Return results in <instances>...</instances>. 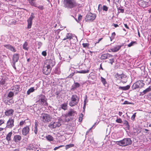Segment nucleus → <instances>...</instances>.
Returning a JSON list of instances; mask_svg holds the SVG:
<instances>
[{"label": "nucleus", "instance_id": "1", "mask_svg": "<svg viewBox=\"0 0 151 151\" xmlns=\"http://www.w3.org/2000/svg\"><path fill=\"white\" fill-rule=\"evenodd\" d=\"M63 3L64 7L68 9H71L78 6H79L80 5L75 0H63Z\"/></svg>", "mask_w": 151, "mask_h": 151}, {"label": "nucleus", "instance_id": "2", "mask_svg": "<svg viewBox=\"0 0 151 151\" xmlns=\"http://www.w3.org/2000/svg\"><path fill=\"white\" fill-rule=\"evenodd\" d=\"M79 96L76 94L72 95L70 97L69 105L71 107L77 105L79 102Z\"/></svg>", "mask_w": 151, "mask_h": 151}, {"label": "nucleus", "instance_id": "3", "mask_svg": "<svg viewBox=\"0 0 151 151\" xmlns=\"http://www.w3.org/2000/svg\"><path fill=\"white\" fill-rule=\"evenodd\" d=\"M132 143V141L130 138H124L122 140L116 142L117 145L122 146H126L130 145Z\"/></svg>", "mask_w": 151, "mask_h": 151}, {"label": "nucleus", "instance_id": "4", "mask_svg": "<svg viewBox=\"0 0 151 151\" xmlns=\"http://www.w3.org/2000/svg\"><path fill=\"white\" fill-rule=\"evenodd\" d=\"M115 77L116 80H119L120 82L125 83L127 81V76L123 73L119 74L118 73H116L115 75Z\"/></svg>", "mask_w": 151, "mask_h": 151}, {"label": "nucleus", "instance_id": "5", "mask_svg": "<svg viewBox=\"0 0 151 151\" xmlns=\"http://www.w3.org/2000/svg\"><path fill=\"white\" fill-rule=\"evenodd\" d=\"M144 85L143 81H139L135 83L132 86V88L133 90L140 89Z\"/></svg>", "mask_w": 151, "mask_h": 151}, {"label": "nucleus", "instance_id": "6", "mask_svg": "<svg viewBox=\"0 0 151 151\" xmlns=\"http://www.w3.org/2000/svg\"><path fill=\"white\" fill-rule=\"evenodd\" d=\"M51 119V116L47 114L42 113L40 116V119L45 123L50 121Z\"/></svg>", "mask_w": 151, "mask_h": 151}, {"label": "nucleus", "instance_id": "7", "mask_svg": "<svg viewBox=\"0 0 151 151\" xmlns=\"http://www.w3.org/2000/svg\"><path fill=\"white\" fill-rule=\"evenodd\" d=\"M39 101L40 104L45 106H47L48 103L47 102V99L45 95L40 94L39 96Z\"/></svg>", "mask_w": 151, "mask_h": 151}, {"label": "nucleus", "instance_id": "8", "mask_svg": "<svg viewBox=\"0 0 151 151\" xmlns=\"http://www.w3.org/2000/svg\"><path fill=\"white\" fill-rule=\"evenodd\" d=\"M14 117L9 118L6 124V128H7L12 129L14 126Z\"/></svg>", "mask_w": 151, "mask_h": 151}, {"label": "nucleus", "instance_id": "9", "mask_svg": "<svg viewBox=\"0 0 151 151\" xmlns=\"http://www.w3.org/2000/svg\"><path fill=\"white\" fill-rule=\"evenodd\" d=\"M96 17V14L91 13H88L87 14L86 16V21H92L95 19Z\"/></svg>", "mask_w": 151, "mask_h": 151}, {"label": "nucleus", "instance_id": "10", "mask_svg": "<svg viewBox=\"0 0 151 151\" xmlns=\"http://www.w3.org/2000/svg\"><path fill=\"white\" fill-rule=\"evenodd\" d=\"M10 91L12 92L15 95H16L20 91V86L19 85L14 86L11 88Z\"/></svg>", "mask_w": 151, "mask_h": 151}, {"label": "nucleus", "instance_id": "11", "mask_svg": "<svg viewBox=\"0 0 151 151\" xmlns=\"http://www.w3.org/2000/svg\"><path fill=\"white\" fill-rule=\"evenodd\" d=\"M61 124L58 120L56 121L55 122H51L48 126L51 128H55L57 127H59L61 125Z\"/></svg>", "mask_w": 151, "mask_h": 151}, {"label": "nucleus", "instance_id": "12", "mask_svg": "<svg viewBox=\"0 0 151 151\" xmlns=\"http://www.w3.org/2000/svg\"><path fill=\"white\" fill-rule=\"evenodd\" d=\"M34 14L32 12L31 13V15L30 16L29 18L27 20L28 25H27V28L28 29H30L32 25V21L34 18L35 17V16H34Z\"/></svg>", "mask_w": 151, "mask_h": 151}, {"label": "nucleus", "instance_id": "13", "mask_svg": "<svg viewBox=\"0 0 151 151\" xmlns=\"http://www.w3.org/2000/svg\"><path fill=\"white\" fill-rule=\"evenodd\" d=\"M55 62L50 59L47 60L46 61V63L44 65L52 69V67L55 65Z\"/></svg>", "mask_w": 151, "mask_h": 151}, {"label": "nucleus", "instance_id": "14", "mask_svg": "<svg viewBox=\"0 0 151 151\" xmlns=\"http://www.w3.org/2000/svg\"><path fill=\"white\" fill-rule=\"evenodd\" d=\"M51 69V68L44 65L42 70L43 73L45 75H48L50 73Z\"/></svg>", "mask_w": 151, "mask_h": 151}, {"label": "nucleus", "instance_id": "15", "mask_svg": "<svg viewBox=\"0 0 151 151\" xmlns=\"http://www.w3.org/2000/svg\"><path fill=\"white\" fill-rule=\"evenodd\" d=\"M29 126H27L24 127L22 130V134L24 136H26L29 133Z\"/></svg>", "mask_w": 151, "mask_h": 151}, {"label": "nucleus", "instance_id": "16", "mask_svg": "<svg viewBox=\"0 0 151 151\" xmlns=\"http://www.w3.org/2000/svg\"><path fill=\"white\" fill-rule=\"evenodd\" d=\"M4 46L6 49H9L12 52H15L17 51L15 48L10 44L5 45H4Z\"/></svg>", "mask_w": 151, "mask_h": 151}, {"label": "nucleus", "instance_id": "17", "mask_svg": "<svg viewBox=\"0 0 151 151\" xmlns=\"http://www.w3.org/2000/svg\"><path fill=\"white\" fill-rule=\"evenodd\" d=\"M124 45L123 44H122L121 45H116L113 48H111V50L112 52H116L118 51L121 47L123 46Z\"/></svg>", "mask_w": 151, "mask_h": 151}, {"label": "nucleus", "instance_id": "18", "mask_svg": "<svg viewBox=\"0 0 151 151\" xmlns=\"http://www.w3.org/2000/svg\"><path fill=\"white\" fill-rule=\"evenodd\" d=\"M80 86V85L79 83L77 82H74L72 86L71 90L73 91L77 88L79 87Z\"/></svg>", "mask_w": 151, "mask_h": 151}, {"label": "nucleus", "instance_id": "19", "mask_svg": "<svg viewBox=\"0 0 151 151\" xmlns=\"http://www.w3.org/2000/svg\"><path fill=\"white\" fill-rule=\"evenodd\" d=\"M22 137L21 136L18 135H15L14 136L13 141L17 143L19 142L21 140Z\"/></svg>", "mask_w": 151, "mask_h": 151}, {"label": "nucleus", "instance_id": "20", "mask_svg": "<svg viewBox=\"0 0 151 151\" xmlns=\"http://www.w3.org/2000/svg\"><path fill=\"white\" fill-rule=\"evenodd\" d=\"M19 58V55L18 53H16L14 54L13 55L12 57V62H17Z\"/></svg>", "mask_w": 151, "mask_h": 151}, {"label": "nucleus", "instance_id": "21", "mask_svg": "<svg viewBox=\"0 0 151 151\" xmlns=\"http://www.w3.org/2000/svg\"><path fill=\"white\" fill-rule=\"evenodd\" d=\"M112 55L109 53L104 54L101 55V60H105L110 58Z\"/></svg>", "mask_w": 151, "mask_h": 151}, {"label": "nucleus", "instance_id": "22", "mask_svg": "<svg viewBox=\"0 0 151 151\" xmlns=\"http://www.w3.org/2000/svg\"><path fill=\"white\" fill-rule=\"evenodd\" d=\"M14 111L12 109H7L5 112V115L7 116H9L13 114Z\"/></svg>", "mask_w": 151, "mask_h": 151}, {"label": "nucleus", "instance_id": "23", "mask_svg": "<svg viewBox=\"0 0 151 151\" xmlns=\"http://www.w3.org/2000/svg\"><path fill=\"white\" fill-rule=\"evenodd\" d=\"M151 91V88L150 86H149L148 88L144 90L142 92H140L139 94L140 96H143L146 94L147 92L150 91Z\"/></svg>", "mask_w": 151, "mask_h": 151}, {"label": "nucleus", "instance_id": "24", "mask_svg": "<svg viewBox=\"0 0 151 151\" xmlns=\"http://www.w3.org/2000/svg\"><path fill=\"white\" fill-rule=\"evenodd\" d=\"M76 114V111L71 109L68 113L67 115L68 116H74Z\"/></svg>", "mask_w": 151, "mask_h": 151}, {"label": "nucleus", "instance_id": "25", "mask_svg": "<svg viewBox=\"0 0 151 151\" xmlns=\"http://www.w3.org/2000/svg\"><path fill=\"white\" fill-rule=\"evenodd\" d=\"M38 126V124L36 122L35 123V126L32 128V130L34 132L35 134H37V127Z\"/></svg>", "mask_w": 151, "mask_h": 151}, {"label": "nucleus", "instance_id": "26", "mask_svg": "<svg viewBox=\"0 0 151 151\" xmlns=\"http://www.w3.org/2000/svg\"><path fill=\"white\" fill-rule=\"evenodd\" d=\"M12 134V132H11L9 133L6 135V139L8 142L11 141V137Z\"/></svg>", "mask_w": 151, "mask_h": 151}, {"label": "nucleus", "instance_id": "27", "mask_svg": "<svg viewBox=\"0 0 151 151\" xmlns=\"http://www.w3.org/2000/svg\"><path fill=\"white\" fill-rule=\"evenodd\" d=\"M8 99V98H7V99L6 98H5L4 99V101L6 104H7L9 105L10 104L8 103L9 102V103H13L14 101L12 100L11 99H10L9 100Z\"/></svg>", "mask_w": 151, "mask_h": 151}, {"label": "nucleus", "instance_id": "28", "mask_svg": "<svg viewBox=\"0 0 151 151\" xmlns=\"http://www.w3.org/2000/svg\"><path fill=\"white\" fill-rule=\"evenodd\" d=\"M14 95H15L14 93L10 91L7 94V97L8 98H10V99H11L12 100V98Z\"/></svg>", "mask_w": 151, "mask_h": 151}, {"label": "nucleus", "instance_id": "29", "mask_svg": "<svg viewBox=\"0 0 151 151\" xmlns=\"http://www.w3.org/2000/svg\"><path fill=\"white\" fill-rule=\"evenodd\" d=\"M130 87V86L128 85L125 86H119V89L125 91L128 90L129 88Z\"/></svg>", "mask_w": 151, "mask_h": 151}, {"label": "nucleus", "instance_id": "30", "mask_svg": "<svg viewBox=\"0 0 151 151\" xmlns=\"http://www.w3.org/2000/svg\"><path fill=\"white\" fill-rule=\"evenodd\" d=\"M66 37H65L63 39V40H65L67 39H69L70 40L72 38V34L70 33H68Z\"/></svg>", "mask_w": 151, "mask_h": 151}, {"label": "nucleus", "instance_id": "31", "mask_svg": "<svg viewBox=\"0 0 151 151\" xmlns=\"http://www.w3.org/2000/svg\"><path fill=\"white\" fill-rule=\"evenodd\" d=\"M60 108L64 110H66L67 109V104L64 103L60 105Z\"/></svg>", "mask_w": 151, "mask_h": 151}, {"label": "nucleus", "instance_id": "32", "mask_svg": "<svg viewBox=\"0 0 151 151\" xmlns=\"http://www.w3.org/2000/svg\"><path fill=\"white\" fill-rule=\"evenodd\" d=\"M27 149L29 150H35V147L34 145L32 144H30L27 147Z\"/></svg>", "mask_w": 151, "mask_h": 151}, {"label": "nucleus", "instance_id": "33", "mask_svg": "<svg viewBox=\"0 0 151 151\" xmlns=\"http://www.w3.org/2000/svg\"><path fill=\"white\" fill-rule=\"evenodd\" d=\"M27 42H25L23 45V49L27 51L29 49V47H27Z\"/></svg>", "mask_w": 151, "mask_h": 151}, {"label": "nucleus", "instance_id": "34", "mask_svg": "<svg viewBox=\"0 0 151 151\" xmlns=\"http://www.w3.org/2000/svg\"><path fill=\"white\" fill-rule=\"evenodd\" d=\"M35 90V89L34 87H31L27 91V94L28 95H29L31 93L33 92Z\"/></svg>", "mask_w": 151, "mask_h": 151}, {"label": "nucleus", "instance_id": "35", "mask_svg": "<svg viewBox=\"0 0 151 151\" xmlns=\"http://www.w3.org/2000/svg\"><path fill=\"white\" fill-rule=\"evenodd\" d=\"M54 72L55 74H56L57 75H59L60 73V68L58 67L56 68L54 70Z\"/></svg>", "mask_w": 151, "mask_h": 151}, {"label": "nucleus", "instance_id": "36", "mask_svg": "<svg viewBox=\"0 0 151 151\" xmlns=\"http://www.w3.org/2000/svg\"><path fill=\"white\" fill-rule=\"evenodd\" d=\"M6 82L5 79L3 78L0 81V84L1 85L6 86Z\"/></svg>", "mask_w": 151, "mask_h": 151}, {"label": "nucleus", "instance_id": "37", "mask_svg": "<svg viewBox=\"0 0 151 151\" xmlns=\"http://www.w3.org/2000/svg\"><path fill=\"white\" fill-rule=\"evenodd\" d=\"M46 138L47 140L49 141H52L53 140V137L50 135H48L46 137Z\"/></svg>", "mask_w": 151, "mask_h": 151}, {"label": "nucleus", "instance_id": "38", "mask_svg": "<svg viewBox=\"0 0 151 151\" xmlns=\"http://www.w3.org/2000/svg\"><path fill=\"white\" fill-rule=\"evenodd\" d=\"M88 101L87 99V96L86 95L84 99V105H83V109H84V108H85L86 106V104L88 102Z\"/></svg>", "mask_w": 151, "mask_h": 151}, {"label": "nucleus", "instance_id": "39", "mask_svg": "<svg viewBox=\"0 0 151 151\" xmlns=\"http://www.w3.org/2000/svg\"><path fill=\"white\" fill-rule=\"evenodd\" d=\"M74 145L73 144H70L68 145H67L65 146V149L67 150L68 149L74 147Z\"/></svg>", "mask_w": 151, "mask_h": 151}, {"label": "nucleus", "instance_id": "40", "mask_svg": "<svg viewBox=\"0 0 151 151\" xmlns=\"http://www.w3.org/2000/svg\"><path fill=\"white\" fill-rule=\"evenodd\" d=\"M117 9L118 11V13H123L124 12V9H121L120 7H117Z\"/></svg>", "mask_w": 151, "mask_h": 151}, {"label": "nucleus", "instance_id": "41", "mask_svg": "<svg viewBox=\"0 0 151 151\" xmlns=\"http://www.w3.org/2000/svg\"><path fill=\"white\" fill-rule=\"evenodd\" d=\"M137 42L136 41H132L128 45V47H130L132 46H133L134 44H136Z\"/></svg>", "mask_w": 151, "mask_h": 151}, {"label": "nucleus", "instance_id": "42", "mask_svg": "<svg viewBox=\"0 0 151 151\" xmlns=\"http://www.w3.org/2000/svg\"><path fill=\"white\" fill-rule=\"evenodd\" d=\"M82 45L83 47H84L85 48H88V47H89V44L88 43H83L82 44Z\"/></svg>", "mask_w": 151, "mask_h": 151}, {"label": "nucleus", "instance_id": "43", "mask_svg": "<svg viewBox=\"0 0 151 151\" xmlns=\"http://www.w3.org/2000/svg\"><path fill=\"white\" fill-rule=\"evenodd\" d=\"M101 81L103 83V84L105 86L106 84L107 83L106 82V80L105 78H103V77H101Z\"/></svg>", "mask_w": 151, "mask_h": 151}, {"label": "nucleus", "instance_id": "44", "mask_svg": "<svg viewBox=\"0 0 151 151\" xmlns=\"http://www.w3.org/2000/svg\"><path fill=\"white\" fill-rule=\"evenodd\" d=\"M26 124L25 120L22 121H21L19 124L20 126L22 127L24 125H25Z\"/></svg>", "mask_w": 151, "mask_h": 151}, {"label": "nucleus", "instance_id": "45", "mask_svg": "<svg viewBox=\"0 0 151 151\" xmlns=\"http://www.w3.org/2000/svg\"><path fill=\"white\" fill-rule=\"evenodd\" d=\"M116 122L118 123H122V119L120 118H118V117L116 120Z\"/></svg>", "mask_w": 151, "mask_h": 151}, {"label": "nucleus", "instance_id": "46", "mask_svg": "<svg viewBox=\"0 0 151 151\" xmlns=\"http://www.w3.org/2000/svg\"><path fill=\"white\" fill-rule=\"evenodd\" d=\"M88 70H82L80 71H78L77 73H88Z\"/></svg>", "mask_w": 151, "mask_h": 151}, {"label": "nucleus", "instance_id": "47", "mask_svg": "<svg viewBox=\"0 0 151 151\" xmlns=\"http://www.w3.org/2000/svg\"><path fill=\"white\" fill-rule=\"evenodd\" d=\"M83 115L81 113L79 115V117L78 118V119H79V122H81L82 121V119H83L82 118H83Z\"/></svg>", "mask_w": 151, "mask_h": 151}, {"label": "nucleus", "instance_id": "48", "mask_svg": "<svg viewBox=\"0 0 151 151\" xmlns=\"http://www.w3.org/2000/svg\"><path fill=\"white\" fill-rule=\"evenodd\" d=\"M124 124L127 127L129 128L130 126L128 122L126 120H125L124 121Z\"/></svg>", "mask_w": 151, "mask_h": 151}, {"label": "nucleus", "instance_id": "49", "mask_svg": "<svg viewBox=\"0 0 151 151\" xmlns=\"http://www.w3.org/2000/svg\"><path fill=\"white\" fill-rule=\"evenodd\" d=\"M136 113H134L131 116V119L133 121H134V120L135 117L136 116Z\"/></svg>", "mask_w": 151, "mask_h": 151}, {"label": "nucleus", "instance_id": "50", "mask_svg": "<svg viewBox=\"0 0 151 151\" xmlns=\"http://www.w3.org/2000/svg\"><path fill=\"white\" fill-rule=\"evenodd\" d=\"M108 9V7L106 5H104L103 6V11H107Z\"/></svg>", "mask_w": 151, "mask_h": 151}, {"label": "nucleus", "instance_id": "51", "mask_svg": "<svg viewBox=\"0 0 151 151\" xmlns=\"http://www.w3.org/2000/svg\"><path fill=\"white\" fill-rule=\"evenodd\" d=\"M36 7H37L39 9L42 10H43L44 8V6L42 5H40L37 6Z\"/></svg>", "mask_w": 151, "mask_h": 151}, {"label": "nucleus", "instance_id": "52", "mask_svg": "<svg viewBox=\"0 0 151 151\" xmlns=\"http://www.w3.org/2000/svg\"><path fill=\"white\" fill-rule=\"evenodd\" d=\"M64 146L63 145H60L58 147H55L54 148V150H57L59 148H60V147H62Z\"/></svg>", "mask_w": 151, "mask_h": 151}, {"label": "nucleus", "instance_id": "53", "mask_svg": "<svg viewBox=\"0 0 151 151\" xmlns=\"http://www.w3.org/2000/svg\"><path fill=\"white\" fill-rule=\"evenodd\" d=\"M5 120L4 119H0V126L2 124L4 123Z\"/></svg>", "mask_w": 151, "mask_h": 151}, {"label": "nucleus", "instance_id": "54", "mask_svg": "<svg viewBox=\"0 0 151 151\" xmlns=\"http://www.w3.org/2000/svg\"><path fill=\"white\" fill-rule=\"evenodd\" d=\"M42 54L44 56H46L47 55V52L46 51H43L42 52Z\"/></svg>", "mask_w": 151, "mask_h": 151}, {"label": "nucleus", "instance_id": "55", "mask_svg": "<svg viewBox=\"0 0 151 151\" xmlns=\"http://www.w3.org/2000/svg\"><path fill=\"white\" fill-rule=\"evenodd\" d=\"M37 45L39 46L38 49H40L42 45V43L41 42H38L37 43Z\"/></svg>", "mask_w": 151, "mask_h": 151}, {"label": "nucleus", "instance_id": "56", "mask_svg": "<svg viewBox=\"0 0 151 151\" xmlns=\"http://www.w3.org/2000/svg\"><path fill=\"white\" fill-rule=\"evenodd\" d=\"M110 63L112 65L113 64V63L114 62V60L113 58H112V59H110Z\"/></svg>", "mask_w": 151, "mask_h": 151}, {"label": "nucleus", "instance_id": "57", "mask_svg": "<svg viewBox=\"0 0 151 151\" xmlns=\"http://www.w3.org/2000/svg\"><path fill=\"white\" fill-rule=\"evenodd\" d=\"M16 62H12V66L13 68H14L15 69H16V68L15 67V63Z\"/></svg>", "mask_w": 151, "mask_h": 151}, {"label": "nucleus", "instance_id": "58", "mask_svg": "<svg viewBox=\"0 0 151 151\" xmlns=\"http://www.w3.org/2000/svg\"><path fill=\"white\" fill-rule=\"evenodd\" d=\"M130 104V103H129V102H128L127 101H125L123 103V104Z\"/></svg>", "mask_w": 151, "mask_h": 151}, {"label": "nucleus", "instance_id": "59", "mask_svg": "<svg viewBox=\"0 0 151 151\" xmlns=\"http://www.w3.org/2000/svg\"><path fill=\"white\" fill-rule=\"evenodd\" d=\"M74 74V72H73L69 75V77H72L73 76Z\"/></svg>", "mask_w": 151, "mask_h": 151}, {"label": "nucleus", "instance_id": "60", "mask_svg": "<svg viewBox=\"0 0 151 151\" xmlns=\"http://www.w3.org/2000/svg\"><path fill=\"white\" fill-rule=\"evenodd\" d=\"M102 38H101L100 39H99L98 40V41H97V42H96L95 43V44H96L97 43H98L99 42L101 41L102 39Z\"/></svg>", "mask_w": 151, "mask_h": 151}, {"label": "nucleus", "instance_id": "61", "mask_svg": "<svg viewBox=\"0 0 151 151\" xmlns=\"http://www.w3.org/2000/svg\"><path fill=\"white\" fill-rule=\"evenodd\" d=\"M34 150L35 151H41L40 149L36 148H35V149Z\"/></svg>", "mask_w": 151, "mask_h": 151}, {"label": "nucleus", "instance_id": "62", "mask_svg": "<svg viewBox=\"0 0 151 151\" xmlns=\"http://www.w3.org/2000/svg\"><path fill=\"white\" fill-rule=\"evenodd\" d=\"M82 16L81 15H79L78 17V19L79 21L81 20V19Z\"/></svg>", "mask_w": 151, "mask_h": 151}, {"label": "nucleus", "instance_id": "63", "mask_svg": "<svg viewBox=\"0 0 151 151\" xmlns=\"http://www.w3.org/2000/svg\"><path fill=\"white\" fill-rule=\"evenodd\" d=\"M124 25L125 27L127 29H129L128 26H127V24H124Z\"/></svg>", "mask_w": 151, "mask_h": 151}, {"label": "nucleus", "instance_id": "64", "mask_svg": "<svg viewBox=\"0 0 151 151\" xmlns=\"http://www.w3.org/2000/svg\"><path fill=\"white\" fill-rule=\"evenodd\" d=\"M148 97L151 99V93H150L148 95Z\"/></svg>", "mask_w": 151, "mask_h": 151}]
</instances>
